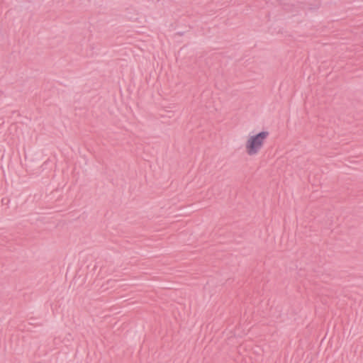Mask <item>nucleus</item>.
<instances>
[{
  "label": "nucleus",
  "instance_id": "f257e3e1",
  "mask_svg": "<svg viewBox=\"0 0 363 363\" xmlns=\"http://www.w3.org/2000/svg\"><path fill=\"white\" fill-rule=\"evenodd\" d=\"M269 135L267 130L249 133L243 145L245 153L249 157L257 155L264 147Z\"/></svg>",
  "mask_w": 363,
  "mask_h": 363
}]
</instances>
